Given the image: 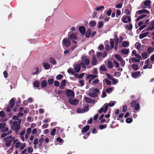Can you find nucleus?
Here are the masks:
<instances>
[{
	"instance_id": "obj_1",
	"label": "nucleus",
	"mask_w": 154,
	"mask_h": 154,
	"mask_svg": "<svg viewBox=\"0 0 154 154\" xmlns=\"http://www.w3.org/2000/svg\"><path fill=\"white\" fill-rule=\"evenodd\" d=\"M21 120H19L18 121H14L12 123V125L11 126V128L15 132H17L20 128V125L21 123Z\"/></svg>"
},
{
	"instance_id": "obj_2",
	"label": "nucleus",
	"mask_w": 154,
	"mask_h": 154,
	"mask_svg": "<svg viewBox=\"0 0 154 154\" xmlns=\"http://www.w3.org/2000/svg\"><path fill=\"white\" fill-rule=\"evenodd\" d=\"M100 92V91L97 89H93L91 92L88 93V95L92 97L95 98L97 97V94Z\"/></svg>"
},
{
	"instance_id": "obj_3",
	"label": "nucleus",
	"mask_w": 154,
	"mask_h": 154,
	"mask_svg": "<svg viewBox=\"0 0 154 154\" xmlns=\"http://www.w3.org/2000/svg\"><path fill=\"white\" fill-rule=\"evenodd\" d=\"M66 95L69 99L74 97V93L73 91L71 90H68L66 91Z\"/></svg>"
},
{
	"instance_id": "obj_4",
	"label": "nucleus",
	"mask_w": 154,
	"mask_h": 154,
	"mask_svg": "<svg viewBox=\"0 0 154 154\" xmlns=\"http://www.w3.org/2000/svg\"><path fill=\"white\" fill-rule=\"evenodd\" d=\"M151 2L149 0H147L144 2L143 5L142 6V7L144 8H150V3Z\"/></svg>"
},
{
	"instance_id": "obj_5",
	"label": "nucleus",
	"mask_w": 154,
	"mask_h": 154,
	"mask_svg": "<svg viewBox=\"0 0 154 154\" xmlns=\"http://www.w3.org/2000/svg\"><path fill=\"white\" fill-rule=\"evenodd\" d=\"M131 106L132 107H134V109L135 110H137L140 107L139 104L138 103H136V101L134 100L132 101Z\"/></svg>"
},
{
	"instance_id": "obj_6",
	"label": "nucleus",
	"mask_w": 154,
	"mask_h": 154,
	"mask_svg": "<svg viewBox=\"0 0 154 154\" xmlns=\"http://www.w3.org/2000/svg\"><path fill=\"white\" fill-rule=\"evenodd\" d=\"M122 21L125 23H127L131 20V18L129 16H123L122 18Z\"/></svg>"
},
{
	"instance_id": "obj_7",
	"label": "nucleus",
	"mask_w": 154,
	"mask_h": 154,
	"mask_svg": "<svg viewBox=\"0 0 154 154\" xmlns=\"http://www.w3.org/2000/svg\"><path fill=\"white\" fill-rule=\"evenodd\" d=\"M63 44L65 46L68 47L70 45V42L69 40L65 38L63 40Z\"/></svg>"
},
{
	"instance_id": "obj_8",
	"label": "nucleus",
	"mask_w": 154,
	"mask_h": 154,
	"mask_svg": "<svg viewBox=\"0 0 154 154\" xmlns=\"http://www.w3.org/2000/svg\"><path fill=\"white\" fill-rule=\"evenodd\" d=\"M81 60L82 61L85 62L86 65H88L90 63L89 60L87 58L85 57H82L81 58Z\"/></svg>"
},
{
	"instance_id": "obj_9",
	"label": "nucleus",
	"mask_w": 154,
	"mask_h": 154,
	"mask_svg": "<svg viewBox=\"0 0 154 154\" xmlns=\"http://www.w3.org/2000/svg\"><path fill=\"white\" fill-rule=\"evenodd\" d=\"M69 102L72 105H75L78 104L79 101L76 99L72 100L70 98L69 99Z\"/></svg>"
},
{
	"instance_id": "obj_10",
	"label": "nucleus",
	"mask_w": 154,
	"mask_h": 154,
	"mask_svg": "<svg viewBox=\"0 0 154 154\" xmlns=\"http://www.w3.org/2000/svg\"><path fill=\"white\" fill-rule=\"evenodd\" d=\"M150 23V26L147 29V31H151L154 29V20L152 21Z\"/></svg>"
},
{
	"instance_id": "obj_11",
	"label": "nucleus",
	"mask_w": 154,
	"mask_h": 154,
	"mask_svg": "<svg viewBox=\"0 0 154 154\" xmlns=\"http://www.w3.org/2000/svg\"><path fill=\"white\" fill-rule=\"evenodd\" d=\"M79 29L82 34L84 35L85 34V27L83 26H80Z\"/></svg>"
},
{
	"instance_id": "obj_12",
	"label": "nucleus",
	"mask_w": 154,
	"mask_h": 154,
	"mask_svg": "<svg viewBox=\"0 0 154 154\" xmlns=\"http://www.w3.org/2000/svg\"><path fill=\"white\" fill-rule=\"evenodd\" d=\"M74 69L77 72H79L80 70V66L79 64H75L74 66Z\"/></svg>"
},
{
	"instance_id": "obj_13",
	"label": "nucleus",
	"mask_w": 154,
	"mask_h": 154,
	"mask_svg": "<svg viewBox=\"0 0 154 154\" xmlns=\"http://www.w3.org/2000/svg\"><path fill=\"white\" fill-rule=\"evenodd\" d=\"M129 52V49L123 48L121 51V52L123 54L128 55Z\"/></svg>"
},
{
	"instance_id": "obj_14",
	"label": "nucleus",
	"mask_w": 154,
	"mask_h": 154,
	"mask_svg": "<svg viewBox=\"0 0 154 154\" xmlns=\"http://www.w3.org/2000/svg\"><path fill=\"white\" fill-rule=\"evenodd\" d=\"M137 13H138L139 14H142L143 13L148 14H149V11L145 9H143L142 10L138 11L137 12Z\"/></svg>"
},
{
	"instance_id": "obj_15",
	"label": "nucleus",
	"mask_w": 154,
	"mask_h": 154,
	"mask_svg": "<svg viewBox=\"0 0 154 154\" xmlns=\"http://www.w3.org/2000/svg\"><path fill=\"white\" fill-rule=\"evenodd\" d=\"M14 139V137H13L12 139L11 140H8L6 141V146L8 147L10 146L11 144L12 141H13Z\"/></svg>"
},
{
	"instance_id": "obj_16",
	"label": "nucleus",
	"mask_w": 154,
	"mask_h": 154,
	"mask_svg": "<svg viewBox=\"0 0 154 154\" xmlns=\"http://www.w3.org/2000/svg\"><path fill=\"white\" fill-rule=\"evenodd\" d=\"M85 100L87 103H92L94 102L92 99L88 97H85Z\"/></svg>"
},
{
	"instance_id": "obj_17",
	"label": "nucleus",
	"mask_w": 154,
	"mask_h": 154,
	"mask_svg": "<svg viewBox=\"0 0 154 154\" xmlns=\"http://www.w3.org/2000/svg\"><path fill=\"white\" fill-rule=\"evenodd\" d=\"M149 34V32H148L143 33L139 35V38L140 39H142L143 38L147 36Z\"/></svg>"
},
{
	"instance_id": "obj_18",
	"label": "nucleus",
	"mask_w": 154,
	"mask_h": 154,
	"mask_svg": "<svg viewBox=\"0 0 154 154\" xmlns=\"http://www.w3.org/2000/svg\"><path fill=\"white\" fill-rule=\"evenodd\" d=\"M43 66L45 69H48L50 68V66L49 64L46 62L43 63Z\"/></svg>"
},
{
	"instance_id": "obj_19",
	"label": "nucleus",
	"mask_w": 154,
	"mask_h": 154,
	"mask_svg": "<svg viewBox=\"0 0 154 154\" xmlns=\"http://www.w3.org/2000/svg\"><path fill=\"white\" fill-rule=\"evenodd\" d=\"M91 33V29H89L87 30L86 33H85V36L87 38H88Z\"/></svg>"
},
{
	"instance_id": "obj_20",
	"label": "nucleus",
	"mask_w": 154,
	"mask_h": 154,
	"mask_svg": "<svg viewBox=\"0 0 154 154\" xmlns=\"http://www.w3.org/2000/svg\"><path fill=\"white\" fill-rule=\"evenodd\" d=\"M89 126L88 125L84 127L82 130V132L85 133L87 131L89 128Z\"/></svg>"
},
{
	"instance_id": "obj_21",
	"label": "nucleus",
	"mask_w": 154,
	"mask_h": 154,
	"mask_svg": "<svg viewBox=\"0 0 154 154\" xmlns=\"http://www.w3.org/2000/svg\"><path fill=\"white\" fill-rule=\"evenodd\" d=\"M97 76V75H94L92 74H90L88 75L87 77V79H94Z\"/></svg>"
},
{
	"instance_id": "obj_22",
	"label": "nucleus",
	"mask_w": 154,
	"mask_h": 154,
	"mask_svg": "<svg viewBox=\"0 0 154 154\" xmlns=\"http://www.w3.org/2000/svg\"><path fill=\"white\" fill-rule=\"evenodd\" d=\"M140 73L139 71H137L131 74V75L132 77L135 78L138 76Z\"/></svg>"
},
{
	"instance_id": "obj_23",
	"label": "nucleus",
	"mask_w": 154,
	"mask_h": 154,
	"mask_svg": "<svg viewBox=\"0 0 154 154\" xmlns=\"http://www.w3.org/2000/svg\"><path fill=\"white\" fill-rule=\"evenodd\" d=\"M97 59L94 57H93V60L92 61H91V63L93 65H95L97 63Z\"/></svg>"
},
{
	"instance_id": "obj_24",
	"label": "nucleus",
	"mask_w": 154,
	"mask_h": 154,
	"mask_svg": "<svg viewBox=\"0 0 154 154\" xmlns=\"http://www.w3.org/2000/svg\"><path fill=\"white\" fill-rule=\"evenodd\" d=\"M115 56L116 58L119 61H122V58L120 55L116 54Z\"/></svg>"
},
{
	"instance_id": "obj_25",
	"label": "nucleus",
	"mask_w": 154,
	"mask_h": 154,
	"mask_svg": "<svg viewBox=\"0 0 154 154\" xmlns=\"http://www.w3.org/2000/svg\"><path fill=\"white\" fill-rule=\"evenodd\" d=\"M96 24V22L94 20L91 21L89 23L90 25L92 27H93L95 26Z\"/></svg>"
},
{
	"instance_id": "obj_26",
	"label": "nucleus",
	"mask_w": 154,
	"mask_h": 154,
	"mask_svg": "<svg viewBox=\"0 0 154 154\" xmlns=\"http://www.w3.org/2000/svg\"><path fill=\"white\" fill-rule=\"evenodd\" d=\"M103 24V22L101 21L98 23L97 24V27L99 29L101 28Z\"/></svg>"
},
{
	"instance_id": "obj_27",
	"label": "nucleus",
	"mask_w": 154,
	"mask_h": 154,
	"mask_svg": "<svg viewBox=\"0 0 154 154\" xmlns=\"http://www.w3.org/2000/svg\"><path fill=\"white\" fill-rule=\"evenodd\" d=\"M41 86L42 87H45L47 85V82L46 80H43L41 82Z\"/></svg>"
},
{
	"instance_id": "obj_28",
	"label": "nucleus",
	"mask_w": 154,
	"mask_h": 154,
	"mask_svg": "<svg viewBox=\"0 0 154 154\" xmlns=\"http://www.w3.org/2000/svg\"><path fill=\"white\" fill-rule=\"evenodd\" d=\"M129 42L126 41H123L122 42V47H125L126 46H129Z\"/></svg>"
},
{
	"instance_id": "obj_29",
	"label": "nucleus",
	"mask_w": 154,
	"mask_h": 154,
	"mask_svg": "<svg viewBox=\"0 0 154 154\" xmlns=\"http://www.w3.org/2000/svg\"><path fill=\"white\" fill-rule=\"evenodd\" d=\"M50 62L53 65H55L56 63V62L55 60L53 58H50L49 59Z\"/></svg>"
},
{
	"instance_id": "obj_30",
	"label": "nucleus",
	"mask_w": 154,
	"mask_h": 154,
	"mask_svg": "<svg viewBox=\"0 0 154 154\" xmlns=\"http://www.w3.org/2000/svg\"><path fill=\"white\" fill-rule=\"evenodd\" d=\"M39 69L38 67H36L35 69L33 70V72L32 73L33 75H35L38 74V72Z\"/></svg>"
},
{
	"instance_id": "obj_31",
	"label": "nucleus",
	"mask_w": 154,
	"mask_h": 154,
	"mask_svg": "<svg viewBox=\"0 0 154 154\" xmlns=\"http://www.w3.org/2000/svg\"><path fill=\"white\" fill-rule=\"evenodd\" d=\"M15 104V101L14 99H11L10 101V105L11 108L14 106Z\"/></svg>"
},
{
	"instance_id": "obj_32",
	"label": "nucleus",
	"mask_w": 154,
	"mask_h": 154,
	"mask_svg": "<svg viewBox=\"0 0 154 154\" xmlns=\"http://www.w3.org/2000/svg\"><path fill=\"white\" fill-rule=\"evenodd\" d=\"M131 67L134 70H137L138 69V66L137 64H133L132 65Z\"/></svg>"
},
{
	"instance_id": "obj_33",
	"label": "nucleus",
	"mask_w": 154,
	"mask_h": 154,
	"mask_svg": "<svg viewBox=\"0 0 154 154\" xmlns=\"http://www.w3.org/2000/svg\"><path fill=\"white\" fill-rule=\"evenodd\" d=\"M107 65L108 67L110 69L112 68L113 67L112 63L110 61H108Z\"/></svg>"
},
{
	"instance_id": "obj_34",
	"label": "nucleus",
	"mask_w": 154,
	"mask_h": 154,
	"mask_svg": "<svg viewBox=\"0 0 154 154\" xmlns=\"http://www.w3.org/2000/svg\"><path fill=\"white\" fill-rule=\"evenodd\" d=\"M104 7L103 6H97L95 8V9L97 11H99L101 10L102 9H103Z\"/></svg>"
},
{
	"instance_id": "obj_35",
	"label": "nucleus",
	"mask_w": 154,
	"mask_h": 154,
	"mask_svg": "<svg viewBox=\"0 0 154 154\" xmlns=\"http://www.w3.org/2000/svg\"><path fill=\"white\" fill-rule=\"evenodd\" d=\"M110 43L111 46V48H113L114 46V41L111 39H110Z\"/></svg>"
},
{
	"instance_id": "obj_36",
	"label": "nucleus",
	"mask_w": 154,
	"mask_h": 154,
	"mask_svg": "<svg viewBox=\"0 0 154 154\" xmlns=\"http://www.w3.org/2000/svg\"><path fill=\"white\" fill-rule=\"evenodd\" d=\"M154 49L151 47H150L147 50V51L148 53L149 54H150L153 51Z\"/></svg>"
},
{
	"instance_id": "obj_37",
	"label": "nucleus",
	"mask_w": 154,
	"mask_h": 154,
	"mask_svg": "<svg viewBox=\"0 0 154 154\" xmlns=\"http://www.w3.org/2000/svg\"><path fill=\"white\" fill-rule=\"evenodd\" d=\"M100 70L101 71H105L106 70V69L104 65H103L100 66Z\"/></svg>"
},
{
	"instance_id": "obj_38",
	"label": "nucleus",
	"mask_w": 154,
	"mask_h": 154,
	"mask_svg": "<svg viewBox=\"0 0 154 154\" xmlns=\"http://www.w3.org/2000/svg\"><path fill=\"white\" fill-rule=\"evenodd\" d=\"M69 38L71 39L75 40L77 38V36L74 34H71L69 36Z\"/></svg>"
},
{
	"instance_id": "obj_39",
	"label": "nucleus",
	"mask_w": 154,
	"mask_h": 154,
	"mask_svg": "<svg viewBox=\"0 0 154 154\" xmlns=\"http://www.w3.org/2000/svg\"><path fill=\"white\" fill-rule=\"evenodd\" d=\"M135 46L137 49H139L141 48V45L139 42H137L135 44Z\"/></svg>"
},
{
	"instance_id": "obj_40",
	"label": "nucleus",
	"mask_w": 154,
	"mask_h": 154,
	"mask_svg": "<svg viewBox=\"0 0 154 154\" xmlns=\"http://www.w3.org/2000/svg\"><path fill=\"white\" fill-rule=\"evenodd\" d=\"M141 56L143 59H145L147 57L148 54L146 52H144L142 54Z\"/></svg>"
},
{
	"instance_id": "obj_41",
	"label": "nucleus",
	"mask_w": 154,
	"mask_h": 154,
	"mask_svg": "<svg viewBox=\"0 0 154 154\" xmlns=\"http://www.w3.org/2000/svg\"><path fill=\"white\" fill-rule=\"evenodd\" d=\"M67 72L69 73L72 74V75H74L75 73V72L73 69H71L70 68L68 69Z\"/></svg>"
},
{
	"instance_id": "obj_42",
	"label": "nucleus",
	"mask_w": 154,
	"mask_h": 154,
	"mask_svg": "<svg viewBox=\"0 0 154 154\" xmlns=\"http://www.w3.org/2000/svg\"><path fill=\"white\" fill-rule=\"evenodd\" d=\"M103 82H105L106 84L108 85H110L111 84V82L107 79H104L103 80Z\"/></svg>"
},
{
	"instance_id": "obj_43",
	"label": "nucleus",
	"mask_w": 154,
	"mask_h": 154,
	"mask_svg": "<svg viewBox=\"0 0 154 154\" xmlns=\"http://www.w3.org/2000/svg\"><path fill=\"white\" fill-rule=\"evenodd\" d=\"M112 90L113 89L112 88H109L105 89L106 91L108 93L112 92Z\"/></svg>"
},
{
	"instance_id": "obj_44",
	"label": "nucleus",
	"mask_w": 154,
	"mask_h": 154,
	"mask_svg": "<svg viewBox=\"0 0 154 154\" xmlns=\"http://www.w3.org/2000/svg\"><path fill=\"white\" fill-rule=\"evenodd\" d=\"M6 124L4 123H0V129H2L5 127L6 126Z\"/></svg>"
},
{
	"instance_id": "obj_45",
	"label": "nucleus",
	"mask_w": 154,
	"mask_h": 154,
	"mask_svg": "<svg viewBox=\"0 0 154 154\" xmlns=\"http://www.w3.org/2000/svg\"><path fill=\"white\" fill-rule=\"evenodd\" d=\"M34 86L36 87H38L39 85V83L38 81H35L34 82L33 84Z\"/></svg>"
},
{
	"instance_id": "obj_46",
	"label": "nucleus",
	"mask_w": 154,
	"mask_h": 154,
	"mask_svg": "<svg viewBox=\"0 0 154 154\" xmlns=\"http://www.w3.org/2000/svg\"><path fill=\"white\" fill-rule=\"evenodd\" d=\"M80 66V67H81L85 69L86 68V66L83 62H81L79 64Z\"/></svg>"
},
{
	"instance_id": "obj_47",
	"label": "nucleus",
	"mask_w": 154,
	"mask_h": 154,
	"mask_svg": "<svg viewBox=\"0 0 154 154\" xmlns=\"http://www.w3.org/2000/svg\"><path fill=\"white\" fill-rule=\"evenodd\" d=\"M131 60L133 62H135L139 63L140 61V60L139 59H136L134 57L132 58L131 59Z\"/></svg>"
},
{
	"instance_id": "obj_48",
	"label": "nucleus",
	"mask_w": 154,
	"mask_h": 154,
	"mask_svg": "<svg viewBox=\"0 0 154 154\" xmlns=\"http://www.w3.org/2000/svg\"><path fill=\"white\" fill-rule=\"evenodd\" d=\"M125 121L127 123H129L132 122V119L130 118H128L126 119Z\"/></svg>"
},
{
	"instance_id": "obj_49",
	"label": "nucleus",
	"mask_w": 154,
	"mask_h": 154,
	"mask_svg": "<svg viewBox=\"0 0 154 154\" xmlns=\"http://www.w3.org/2000/svg\"><path fill=\"white\" fill-rule=\"evenodd\" d=\"M126 27L129 30L131 29L133 27L131 23L129 25H126Z\"/></svg>"
},
{
	"instance_id": "obj_50",
	"label": "nucleus",
	"mask_w": 154,
	"mask_h": 154,
	"mask_svg": "<svg viewBox=\"0 0 154 154\" xmlns=\"http://www.w3.org/2000/svg\"><path fill=\"white\" fill-rule=\"evenodd\" d=\"M122 6V3L118 4L115 7L116 8L120 9Z\"/></svg>"
},
{
	"instance_id": "obj_51",
	"label": "nucleus",
	"mask_w": 154,
	"mask_h": 154,
	"mask_svg": "<svg viewBox=\"0 0 154 154\" xmlns=\"http://www.w3.org/2000/svg\"><path fill=\"white\" fill-rule=\"evenodd\" d=\"M56 129L55 128H53L51 132V135L54 136L55 134Z\"/></svg>"
},
{
	"instance_id": "obj_52",
	"label": "nucleus",
	"mask_w": 154,
	"mask_h": 154,
	"mask_svg": "<svg viewBox=\"0 0 154 154\" xmlns=\"http://www.w3.org/2000/svg\"><path fill=\"white\" fill-rule=\"evenodd\" d=\"M106 77L109 79L112 80L113 78L112 76L108 73H106Z\"/></svg>"
},
{
	"instance_id": "obj_53",
	"label": "nucleus",
	"mask_w": 154,
	"mask_h": 154,
	"mask_svg": "<svg viewBox=\"0 0 154 154\" xmlns=\"http://www.w3.org/2000/svg\"><path fill=\"white\" fill-rule=\"evenodd\" d=\"M48 84L49 85H51L53 83L54 81V80L53 79H48Z\"/></svg>"
},
{
	"instance_id": "obj_54",
	"label": "nucleus",
	"mask_w": 154,
	"mask_h": 154,
	"mask_svg": "<svg viewBox=\"0 0 154 154\" xmlns=\"http://www.w3.org/2000/svg\"><path fill=\"white\" fill-rule=\"evenodd\" d=\"M12 136H10L6 137L4 138V140L5 141H6L7 140H9L10 139H12Z\"/></svg>"
},
{
	"instance_id": "obj_55",
	"label": "nucleus",
	"mask_w": 154,
	"mask_h": 154,
	"mask_svg": "<svg viewBox=\"0 0 154 154\" xmlns=\"http://www.w3.org/2000/svg\"><path fill=\"white\" fill-rule=\"evenodd\" d=\"M82 109L83 112H85L86 111H88V107L87 106H85Z\"/></svg>"
},
{
	"instance_id": "obj_56",
	"label": "nucleus",
	"mask_w": 154,
	"mask_h": 154,
	"mask_svg": "<svg viewBox=\"0 0 154 154\" xmlns=\"http://www.w3.org/2000/svg\"><path fill=\"white\" fill-rule=\"evenodd\" d=\"M77 111L78 113H83V109L79 108L77 109Z\"/></svg>"
},
{
	"instance_id": "obj_57",
	"label": "nucleus",
	"mask_w": 154,
	"mask_h": 154,
	"mask_svg": "<svg viewBox=\"0 0 154 154\" xmlns=\"http://www.w3.org/2000/svg\"><path fill=\"white\" fill-rule=\"evenodd\" d=\"M5 116V114L4 112L2 111L0 112V116L4 117Z\"/></svg>"
},
{
	"instance_id": "obj_58",
	"label": "nucleus",
	"mask_w": 154,
	"mask_h": 154,
	"mask_svg": "<svg viewBox=\"0 0 154 154\" xmlns=\"http://www.w3.org/2000/svg\"><path fill=\"white\" fill-rule=\"evenodd\" d=\"M107 51H109L111 50L112 48H111V47H109V45H106L105 47Z\"/></svg>"
},
{
	"instance_id": "obj_59",
	"label": "nucleus",
	"mask_w": 154,
	"mask_h": 154,
	"mask_svg": "<svg viewBox=\"0 0 154 154\" xmlns=\"http://www.w3.org/2000/svg\"><path fill=\"white\" fill-rule=\"evenodd\" d=\"M13 119L14 120H17V121H18L19 120H20V119H19V117L17 116V115H14L12 117Z\"/></svg>"
},
{
	"instance_id": "obj_60",
	"label": "nucleus",
	"mask_w": 154,
	"mask_h": 154,
	"mask_svg": "<svg viewBox=\"0 0 154 154\" xmlns=\"http://www.w3.org/2000/svg\"><path fill=\"white\" fill-rule=\"evenodd\" d=\"M149 66H148V65H144L143 66V69H146L147 68H148L149 69H151L152 68V65H151L149 67Z\"/></svg>"
},
{
	"instance_id": "obj_61",
	"label": "nucleus",
	"mask_w": 154,
	"mask_h": 154,
	"mask_svg": "<svg viewBox=\"0 0 154 154\" xmlns=\"http://www.w3.org/2000/svg\"><path fill=\"white\" fill-rule=\"evenodd\" d=\"M100 129H102L105 128L106 127V126L105 125H101L99 126V127Z\"/></svg>"
},
{
	"instance_id": "obj_62",
	"label": "nucleus",
	"mask_w": 154,
	"mask_h": 154,
	"mask_svg": "<svg viewBox=\"0 0 154 154\" xmlns=\"http://www.w3.org/2000/svg\"><path fill=\"white\" fill-rule=\"evenodd\" d=\"M113 63L114 64V65L116 66L117 67H118L119 66V63L116 62V61H115V60H114L113 61Z\"/></svg>"
},
{
	"instance_id": "obj_63",
	"label": "nucleus",
	"mask_w": 154,
	"mask_h": 154,
	"mask_svg": "<svg viewBox=\"0 0 154 154\" xmlns=\"http://www.w3.org/2000/svg\"><path fill=\"white\" fill-rule=\"evenodd\" d=\"M112 11L111 10H108L106 12V15L108 16H110L111 15Z\"/></svg>"
},
{
	"instance_id": "obj_64",
	"label": "nucleus",
	"mask_w": 154,
	"mask_h": 154,
	"mask_svg": "<svg viewBox=\"0 0 154 154\" xmlns=\"http://www.w3.org/2000/svg\"><path fill=\"white\" fill-rule=\"evenodd\" d=\"M121 75V73L118 72H116L114 74V75L116 77H119Z\"/></svg>"
}]
</instances>
